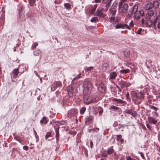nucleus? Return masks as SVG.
<instances>
[{"mask_svg":"<svg viewBox=\"0 0 160 160\" xmlns=\"http://www.w3.org/2000/svg\"><path fill=\"white\" fill-rule=\"evenodd\" d=\"M98 19L97 17H94L92 18L90 20L92 22H95L98 21Z\"/></svg>","mask_w":160,"mask_h":160,"instance_id":"obj_31","label":"nucleus"},{"mask_svg":"<svg viewBox=\"0 0 160 160\" xmlns=\"http://www.w3.org/2000/svg\"><path fill=\"white\" fill-rule=\"evenodd\" d=\"M46 117H44L42 118V119L43 120V121H44L45 120H46Z\"/></svg>","mask_w":160,"mask_h":160,"instance_id":"obj_55","label":"nucleus"},{"mask_svg":"<svg viewBox=\"0 0 160 160\" xmlns=\"http://www.w3.org/2000/svg\"><path fill=\"white\" fill-rule=\"evenodd\" d=\"M153 8L152 4L150 2L147 3L145 6V8L146 10H149Z\"/></svg>","mask_w":160,"mask_h":160,"instance_id":"obj_15","label":"nucleus"},{"mask_svg":"<svg viewBox=\"0 0 160 160\" xmlns=\"http://www.w3.org/2000/svg\"><path fill=\"white\" fill-rule=\"evenodd\" d=\"M34 132L35 135L36 136H37V134L36 131L35 130H34Z\"/></svg>","mask_w":160,"mask_h":160,"instance_id":"obj_57","label":"nucleus"},{"mask_svg":"<svg viewBox=\"0 0 160 160\" xmlns=\"http://www.w3.org/2000/svg\"><path fill=\"white\" fill-rule=\"evenodd\" d=\"M155 28L159 32H160V16H156L153 21Z\"/></svg>","mask_w":160,"mask_h":160,"instance_id":"obj_4","label":"nucleus"},{"mask_svg":"<svg viewBox=\"0 0 160 160\" xmlns=\"http://www.w3.org/2000/svg\"><path fill=\"white\" fill-rule=\"evenodd\" d=\"M129 50L128 49H126L123 51V54L125 56L127 57H128L129 56L130 54H129Z\"/></svg>","mask_w":160,"mask_h":160,"instance_id":"obj_21","label":"nucleus"},{"mask_svg":"<svg viewBox=\"0 0 160 160\" xmlns=\"http://www.w3.org/2000/svg\"><path fill=\"white\" fill-rule=\"evenodd\" d=\"M126 160H132V159L130 156H126Z\"/></svg>","mask_w":160,"mask_h":160,"instance_id":"obj_49","label":"nucleus"},{"mask_svg":"<svg viewBox=\"0 0 160 160\" xmlns=\"http://www.w3.org/2000/svg\"><path fill=\"white\" fill-rule=\"evenodd\" d=\"M101 0H95V2L96 3H98L100 2Z\"/></svg>","mask_w":160,"mask_h":160,"instance_id":"obj_54","label":"nucleus"},{"mask_svg":"<svg viewBox=\"0 0 160 160\" xmlns=\"http://www.w3.org/2000/svg\"><path fill=\"white\" fill-rule=\"evenodd\" d=\"M84 88V93L90 94L92 88V85L89 81H85L83 83Z\"/></svg>","mask_w":160,"mask_h":160,"instance_id":"obj_1","label":"nucleus"},{"mask_svg":"<svg viewBox=\"0 0 160 160\" xmlns=\"http://www.w3.org/2000/svg\"><path fill=\"white\" fill-rule=\"evenodd\" d=\"M93 68V67H88L86 68V70L87 71L89 72L90 71H91L92 70Z\"/></svg>","mask_w":160,"mask_h":160,"instance_id":"obj_42","label":"nucleus"},{"mask_svg":"<svg viewBox=\"0 0 160 160\" xmlns=\"http://www.w3.org/2000/svg\"><path fill=\"white\" fill-rule=\"evenodd\" d=\"M145 19L143 18L142 19V23L143 24L145 23L146 27H149L151 26L152 23V20L145 18Z\"/></svg>","mask_w":160,"mask_h":160,"instance_id":"obj_6","label":"nucleus"},{"mask_svg":"<svg viewBox=\"0 0 160 160\" xmlns=\"http://www.w3.org/2000/svg\"><path fill=\"white\" fill-rule=\"evenodd\" d=\"M97 109L98 110V114L99 116H101L102 115L103 112V108L100 107H97Z\"/></svg>","mask_w":160,"mask_h":160,"instance_id":"obj_22","label":"nucleus"},{"mask_svg":"<svg viewBox=\"0 0 160 160\" xmlns=\"http://www.w3.org/2000/svg\"><path fill=\"white\" fill-rule=\"evenodd\" d=\"M112 12H113V15H112V16L111 17H110V22L111 23H112L115 20V17L114 16H113V15L115 14V11H112Z\"/></svg>","mask_w":160,"mask_h":160,"instance_id":"obj_24","label":"nucleus"},{"mask_svg":"<svg viewBox=\"0 0 160 160\" xmlns=\"http://www.w3.org/2000/svg\"><path fill=\"white\" fill-rule=\"evenodd\" d=\"M118 108L114 106H111L110 108V109H113L115 110L117 109Z\"/></svg>","mask_w":160,"mask_h":160,"instance_id":"obj_46","label":"nucleus"},{"mask_svg":"<svg viewBox=\"0 0 160 160\" xmlns=\"http://www.w3.org/2000/svg\"><path fill=\"white\" fill-rule=\"evenodd\" d=\"M65 7L67 9H69L71 7V5L68 3H66L64 4Z\"/></svg>","mask_w":160,"mask_h":160,"instance_id":"obj_29","label":"nucleus"},{"mask_svg":"<svg viewBox=\"0 0 160 160\" xmlns=\"http://www.w3.org/2000/svg\"><path fill=\"white\" fill-rule=\"evenodd\" d=\"M93 145V143L91 141L90 142V146L91 147V148H92V146Z\"/></svg>","mask_w":160,"mask_h":160,"instance_id":"obj_56","label":"nucleus"},{"mask_svg":"<svg viewBox=\"0 0 160 160\" xmlns=\"http://www.w3.org/2000/svg\"><path fill=\"white\" fill-rule=\"evenodd\" d=\"M139 14L142 16H143L144 15V12L143 10L142 9H140L138 12Z\"/></svg>","mask_w":160,"mask_h":160,"instance_id":"obj_34","label":"nucleus"},{"mask_svg":"<svg viewBox=\"0 0 160 160\" xmlns=\"http://www.w3.org/2000/svg\"><path fill=\"white\" fill-rule=\"evenodd\" d=\"M117 4H118L117 2H114V3H113V4L112 6V7H113V8L114 9L116 8L117 5Z\"/></svg>","mask_w":160,"mask_h":160,"instance_id":"obj_43","label":"nucleus"},{"mask_svg":"<svg viewBox=\"0 0 160 160\" xmlns=\"http://www.w3.org/2000/svg\"><path fill=\"white\" fill-rule=\"evenodd\" d=\"M129 93H127L126 94V97L127 98V99L129 101H130V99L129 97Z\"/></svg>","mask_w":160,"mask_h":160,"instance_id":"obj_44","label":"nucleus"},{"mask_svg":"<svg viewBox=\"0 0 160 160\" xmlns=\"http://www.w3.org/2000/svg\"><path fill=\"white\" fill-rule=\"evenodd\" d=\"M81 75V73H79L77 77H75L73 79V80L72 81V82L74 81L75 80H77L80 78Z\"/></svg>","mask_w":160,"mask_h":160,"instance_id":"obj_33","label":"nucleus"},{"mask_svg":"<svg viewBox=\"0 0 160 160\" xmlns=\"http://www.w3.org/2000/svg\"><path fill=\"white\" fill-rule=\"evenodd\" d=\"M114 101L115 102H117L119 103H123V101L121 99H118L116 98H114Z\"/></svg>","mask_w":160,"mask_h":160,"instance_id":"obj_36","label":"nucleus"},{"mask_svg":"<svg viewBox=\"0 0 160 160\" xmlns=\"http://www.w3.org/2000/svg\"><path fill=\"white\" fill-rule=\"evenodd\" d=\"M117 76V73L116 72H112L110 73L109 80L114 79Z\"/></svg>","mask_w":160,"mask_h":160,"instance_id":"obj_14","label":"nucleus"},{"mask_svg":"<svg viewBox=\"0 0 160 160\" xmlns=\"http://www.w3.org/2000/svg\"><path fill=\"white\" fill-rule=\"evenodd\" d=\"M132 14V12H131V14L130 15H129V14H128V15L129 16H131Z\"/></svg>","mask_w":160,"mask_h":160,"instance_id":"obj_63","label":"nucleus"},{"mask_svg":"<svg viewBox=\"0 0 160 160\" xmlns=\"http://www.w3.org/2000/svg\"><path fill=\"white\" fill-rule=\"evenodd\" d=\"M139 153L140 154V156L142 157V158L143 159H145L143 153L142 152H140Z\"/></svg>","mask_w":160,"mask_h":160,"instance_id":"obj_50","label":"nucleus"},{"mask_svg":"<svg viewBox=\"0 0 160 160\" xmlns=\"http://www.w3.org/2000/svg\"><path fill=\"white\" fill-rule=\"evenodd\" d=\"M112 1V0H103L102 2L108 5Z\"/></svg>","mask_w":160,"mask_h":160,"instance_id":"obj_30","label":"nucleus"},{"mask_svg":"<svg viewBox=\"0 0 160 160\" xmlns=\"http://www.w3.org/2000/svg\"><path fill=\"white\" fill-rule=\"evenodd\" d=\"M156 16V13L153 10H149L148 11L145 15V18L152 20V17H155Z\"/></svg>","mask_w":160,"mask_h":160,"instance_id":"obj_5","label":"nucleus"},{"mask_svg":"<svg viewBox=\"0 0 160 160\" xmlns=\"http://www.w3.org/2000/svg\"><path fill=\"white\" fill-rule=\"evenodd\" d=\"M133 24L132 22V21H131L130 23H129V27H133Z\"/></svg>","mask_w":160,"mask_h":160,"instance_id":"obj_51","label":"nucleus"},{"mask_svg":"<svg viewBox=\"0 0 160 160\" xmlns=\"http://www.w3.org/2000/svg\"><path fill=\"white\" fill-rule=\"evenodd\" d=\"M146 126H147V128L149 130H151V127H150V126H149V124H146Z\"/></svg>","mask_w":160,"mask_h":160,"instance_id":"obj_52","label":"nucleus"},{"mask_svg":"<svg viewBox=\"0 0 160 160\" xmlns=\"http://www.w3.org/2000/svg\"><path fill=\"white\" fill-rule=\"evenodd\" d=\"M34 73H35V75H36L37 76H38V77L40 78V77H39V76L38 75V72H37L35 71H34Z\"/></svg>","mask_w":160,"mask_h":160,"instance_id":"obj_53","label":"nucleus"},{"mask_svg":"<svg viewBox=\"0 0 160 160\" xmlns=\"http://www.w3.org/2000/svg\"><path fill=\"white\" fill-rule=\"evenodd\" d=\"M148 119L149 122L152 123L154 124H156L157 122V121L151 117H148Z\"/></svg>","mask_w":160,"mask_h":160,"instance_id":"obj_18","label":"nucleus"},{"mask_svg":"<svg viewBox=\"0 0 160 160\" xmlns=\"http://www.w3.org/2000/svg\"><path fill=\"white\" fill-rule=\"evenodd\" d=\"M13 78H16L18 77L19 73L18 69H15L13 71Z\"/></svg>","mask_w":160,"mask_h":160,"instance_id":"obj_16","label":"nucleus"},{"mask_svg":"<svg viewBox=\"0 0 160 160\" xmlns=\"http://www.w3.org/2000/svg\"><path fill=\"white\" fill-rule=\"evenodd\" d=\"M108 153L106 152H104L102 153V155L103 157H106L108 156Z\"/></svg>","mask_w":160,"mask_h":160,"instance_id":"obj_40","label":"nucleus"},{"mask_svg":"<svg viewBox=\"0 0 160 160\" xmlns=\"http://www.w3.org/2000/svg\"><path fill=\"white\" fill-rule=\"evenodd\" d=\"M62 83L60 81H56L54 82L51 86V89L52 91L55 90L57 87H60Z\"/></svg>","mask_w":160,"mask_h":160,"instance_id":"obj_9","label":"nucleus"},{"mask_svg":"<svg viewBox=\"0 0 160 160\" xmlns=\"http://www.w3.org/2000/svg\"><path fill=\"white\" fill-rule=\"evenodd\" d=\"M154 112L155 114L156 115V116H158V113L156 112Z\"/></svg>","mask_w":160,"mask_h":160,"instance_id":"obj_59","label":"nucleus"},{"mask_svg":"<svg viewBox=\"0 0 160 160\" xmlns=\"http://www.w3.org/2000/svg\"><path fill=\"white\" fill-rule=\"evenodd\" d=\"M109 66L107 63H104L102 65V69L103 71L107 72L109 69Z\"/></svg>","mask_w":160,"mask_h":160,"instance_id":"obj_17","label":"nucleus"},{"mask_svg":"<svg viewBox=\"0 0 160 160\" xmlns=\"http://www.w3.org/2000/svg\"><path fill=\"white\" fill-rule=\"evenodd\" d=\"M104 9L103 8L98 9L95 13V15L99 17L104 18L106 15V14L104 13L102 11Z\"/></svg>","mask_w":160,"mask_h":160,"instance_id":"obj_8","label":"nucleus"},{"mask_svg":"<svg viewBox=\"0 0 160 160\" xmlns=\"http://www.w3.org/2000/svg\"><path fill=\"white\" fill-rule=\"evenodd\" d=\"M133 11L134 9H135V12H134V17L135 18L137 19H139L140 18V17L138 14V6H133Z\"/></svg>","mask_w":160,"mask_h":160,"instance_id":"obj_13","label":"nucleus"},{"mask_svg":"<svg viewBox=\"0 0 160 160\" xmlns=\"http://www.w3.org/2000/svg\"><path fill=\"white\" fill-rule=\"evenodd\" d=\"M23 148L24 150L27 151L28 149V147L27 146H23Z\"/></svg>","mask_w":160,"mask_h":160,"instance_id":"obj_48","label":"nucleus"},{"mask_svg":"<svg viewBox=\"0 0 160 160\" xmlns=\"http://www.w3.org/2000/svg\"><path fill=\"white\" fill-rule=\"evenodd\" d=\"M150 108L152 109L155 111H157L158 110V108L154 106H151L150 107Z\"/></svg>","mask_w":160,"mask_h":160,"instance_id":"obj_45","label":"nucleus"},{"mask_svg":"<svg viewBox=\"0 0 160 160\" xmlns=\"http://www.w3.org/2000/svg\"><path fill=\"white\" fill-rule=\"evenodd\" d=\"M29 3L31 6L33 5L35 2V0H28Z\"/></svg>","mask_w":160,"mask_h":160,"instance_id":"obj_35","label":"nucleus"},{"mask_svg":"<svg viewBox=\"0 0 160 160\" xmlns=\"http://www.w3.org/2000/svg\"><path fill=\"white\" fill-rule=\"evenodd\" d=\"M115 28L116 29L120 28L123 29L127 28L129 30L131 29L129 26L127 24H122V23H119L116 25L115 26Z\"/></svg>","mask_w":160,"mask_h":160,"instance_id":"obj_7","label":"nucleus"},{"mask_svg":"<svg viewBox=\"0 0 160 160\" xmlns=\"http://www.w3.org/2000/svg\"><path fill=\"white\" fill-rule=\"evenodd\" d=\"M90 94H87V93H84L83 96L84 102V103L87 105L95 102V99L92 98Z\"/></svg>","mask_w":160,"mask_h":160,"instance_id":"obj_2","label":"nucleus"},{"mask_svg":"<svg viewBox=\"0 0 160 160\" xmlns=\"http://www.w3.org/2000/svg\"><path fill=\"white\" fill-rule=\"evenodd\" d=\"M152 5H153V7H154L155 8H158L159 6V3L157 1H154L153 2Z\"/></svg>","mask_w":160,"mask_h":160,"instance_id":"obj_20","label":"nucleus"},{"mask_svg":"<svg viewBox=\"0 0 160 160\" xmlns=\"http://www.w3.org/2000/svg\"><path fill=\"white\" fill-rule=\"evenodd\" d=\"M59 127L56 128L55 129V132L56 133L55 138L57 140H59L58 138L59 137Z\"/></svg>","mask_w":160,"mask_h":160,"instance_id":"obj_19","label":"nucleus"},{"mask_svg":"<svg viewBox=\"0 0 160 160\" xmlns=\"http://www.w3.org/2000/svg\"><path fill=\"white\" fill-rule=\"evenodd\" d=\"M58 123H60L59 125H65L66 122L65 121H58Z\"/></svg>","mask_w":160,"mask_h":160,"instance_id":"obj_38","label":"nucleus"},{"mask_svg":"<svg viewBox=\"0 0 160 160\" xmlns=\"http://www.w3.org/2000/svg\"><path fill=\"white\" fill-rule=\"evenodd\" d=\"M158 139L160 140V132L158 134Z\"/></svg>","mask_w":160,"mask_h":160,"instance_id":"obj_58","label":"nucleus"},{"mask_svg":"<svg viewBox=\"0 0 160 160\" xmlns=\"http://www.w3.org/2000/svg\"><path fill=\"white\" fill-rule=\"evenodd\" d=\"M19 15L20 17L21 18H22L24 16L23 11L22 10L20 11L19 12Z\"/></svg>","mask_w":160,"mask_h":160,"instance_id":"obj_37","label":"nucleus"},{"mask_svg":"<svg viewBox=\"0 0 160 160\" xmlns=\"http://www.w3.org/2000/svg\"><path fill=\"white\" fill-rule=\"evenodd\" d=\"M101 160H104L103 159H101Z\"/></svg>","mask_w":160,"mask_h":160,"instance_id":"obj_64","label":"nucleus"},{"mask_svg":"<svg viewBox=\"0 0 160 160\" xmlns=\"http://www.w3.org/2000/svg\"><path fill=\"white\" fill-rule=\"evenodd\" d=\"M95 86L97 87V89L99 92L102 93L105 92L106 87L102 82L96 80L95 82Z\"/></svg>","mask_w":160,"mask_h":160,"instance_id":"obj_3","label":"nucleus"},{"mask_svg":"<svg viewBox=\"0 0 160 160\" xmlns=\"http://www.w3.org/2000/svg\"><path fill=\"white\" fill-rule=\"evenodd\" d=\"M51 135V133L50 132H48L45 136V138L46 139H47L48 138L50 137Z\"/></svg>","mask_w":160,"mask_h":160,"instance_id":"obj_39","label":"nucleus"},{"mask_svg":"<svg viewBox=\"0 0 160 160\" xmlns=\"http://www.w3.org/2000/svg\"><path fill=\"white\" fill-rule=\"evenodd\" d=\"M33 53L35 55L38 56L41 54V51L40 49H38L34 51Z\"/></svg>","mask_w":160,"mask_h":160,"instance_id":"obj_26","label":"nucleus"},{"mask_svg":"<svg viewBox=\"0 0 160 160\" xmlns=\"http://www.w3.org/2000/svg\"><path fill=\"white\" fill-rule=\"evenodd\" d=\"M44 121L42 119L40 120V122L41 123H42L44 122Z\"/></svg>","mask_w":160,"mask_h":160,"instance_id":"obj_60","label":"nucleus"},{"mask_svg":"<svg viewBox=\"0 0 160 160\" xmlns=\"http://www.w3.org/2000/svg\"><path fill=\"white\" fill-rule=\"evenodd\" d=\"M142 31V28H139L136 32V33L138 34H141V33Z\"/></svg>","mask_w":160,"mask_h":160,"instance_id":"obj_41","label":"nucleus"},{"mask_svg":"<svg viewBox=\"0 0 160 160\" xmlns=\"http://www.w3.org/2000/svg\"><path fill=\"white\" fill-rule=\"evenodd\" d=\"M38 43L37 42H35V43H34L32 45V49H34L36 48V47L38 46Z\"/></svg>","mask_w":160,"mask_h":160,"instance_id":"obj_28","label":"nucleus"},{"mask_svg":"<svg viewBox=\"0 0 160 160\" xmlns=\"http://www.w3.org/2000/svg\"><path fill=\"white\" fill-rule=\"evenodd\" d=\"M67 90L68 95L70 97H72L73 96V90L72 87L71 86H68L67 88Z\"/></svg>","mask_w":160,"mask_h":160,"instance_id":"obj_12","label":"nucleus"},{"mask_svg":"<svg viewBox=\"0 0 160 160\" xmlns=\"http://www.w3.org/2000/svg\"><path fill=\"white\" fill-rule=\"evenodd\" d=\"M122 136L121 135H117V140L118 141L119 140L122 138Z\"/></svg>","mask_w":160,"mask_h":160,"instance_id":"obj_47","label":"nucleus"},{"mask_svg":"<svg viewBox=\"0 0 160 160\" xmlns=\"http://www.w3.org/2000/svg\"><path fill=\"white\" fill-rule=\"evenodd\" d=\"M114 152V150L112 147L109 148L108 150L107 153L109 154H112Z\"/></svg>","mask_w":160,"mask_h":160,"instance_id":"obj_25","label":"nucleus"},{"mask_svg":"<svg viewBox=\"0 0 160 160\" xmlns=\"http://www.w3.org/2000/svg\"><path fill=\"white\" fill-rule=\"evenodd\" d=\"M139 94L140 95V99H143L144 98L143 95L144 94V92L143 91H140L139 92Z\"/></svg>","mask_w":160,"mask_h":160,"instance_id":"obj_32","label":"nucleus"},{"mask_svg":"<svg viewBox=\"0 0 160 160\" xmlns=\"http://www.w3.org/2000/svg\"><path fill=\"white\" fill-rule=\"evenodd\" d=\"M48 121L47 120H45V122H44V123L45 124H46L48 123Z\"/></svg>","mask_w":160,"mask_h":160,"instance_id":"obj_61","label":"nucleus"},{"mask_svg":"<svg viewBox=\"0 0 160 160\" xmlns=\"http://www.w3.org/2000/svg\"><path fill=\"white\" fill-rule=\"evenodd\" d=\"M86 108L85 107H82L80 110V113L81 114H83L85 112Z\"/></svg>","mask_w":160,"mask_h":160,"instance_id":"obj_27","label":"nucleus"},{"mask_svg":"<svg viewBox=\"0 0 160 160\" xmlns=\"http://www.w3.org/2000/svg\"><path fill=\"white\" fill-rule=\"evenodd\" d=\"M95 8H93L92 10V11H91L92 12H94L95 11Z\"/></svg>","mask_w":160,"mask_h":160,"instance_id":"obj_62","label":"nucleus"},{"mask_svg":"<svg viewBox=\"0 0 160 160\" xmlns=\"http://www.w3.org/2000/svg\"><path fill=\"white\" fill-rule=\"evenodd\" d=\"M125 112L128 114L131 115L134 118L136 117L137 116L136 112L132 109H127L125 111Z\"/></svg>","mask_w":160,"mask_h":160,"instance_id":"obj_11","label":"nucleus"},{"mask_svg":"<svg viewBox=\"0 0 160 160\" xmlns=\"http://www.w3.org/2000/svg\"><path fill=\"white\" fill-rule=\"evenodd\" d=\"M130 70L128 69H122L120 71V72L122 74H126L129 73Z\"/></svg>","mask_w":160,"mask_h":160,"instance_id":"obj_23","label":"nucleus"},{"mask_svg":"<svg viewBox=\"0 0 160 160\" xmlns=\"http://www.w3.org/2000/svg\"><path fill=\"white\" fill-rule=\"evenodd\" d=\"M119 85L121 88H123L124 87H128L130 86L131 84L128 82L124 81H121L119 82Z\"/></svg>","mask_w":160,"mask_h":160,"instance_id":"obj_10","label":"nucleus"}]
</instances>
